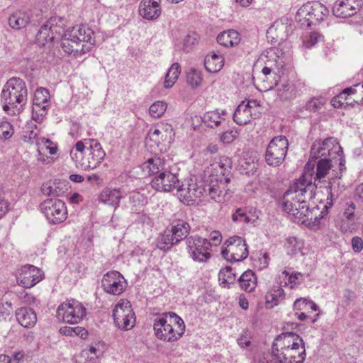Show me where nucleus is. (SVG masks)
<instances>
[{
    "label": "nucleus",
    "mask_w": 363,
    "mask_h": 363,
    "mask_svg": "<svg viewBox=\"0 0 363 363\" xmlns=\"http://www.w3.org/2000/svg\"><path fill=\"white\" fill-rule=\"evenodd\" d=\"M354 209H355V205L353 203H351L349 205V206L345 209V211L344 212V216L347 219H351L352 217L354 216Z\"/></svg>",
    "instance_id": "obj_63"
},
{
    "label": "nucleus",
    "mask_w": 363,
    "mask_h": 363,
    "mask_svg": "<svg viewBox=\"0 0 363 363\" xmlns=\"http://www.w3.org/2000/svg\"><path fill=\"white\" fill-rule=\"evenodd\" d=\"M232 220L234 222H239L241 223H248L250 222V218L247 214L245 208H238L232 215Z\"/></svg>",
    "instance_id": "obj_49"
},
{
    "label": "nucleus",
    "mask_w": 363,
    "mask_h": 363,
    "mask_svg": "<svg viewBox=\"0 0 363 363\" xmlns=\"http://www.w3.org/2000/svg\"><path fill=\"white\" fill-rule=\"evenodd\" d=\"M133 313L131 305L128 299H121L115 306L113 311V319H118Z\"/></svg>",
    "instance_id": "obj_37"
},
{
    "label": "nucleus",
    "mask_w": 363,
    "mask_h": 363,
    "mask_svg": "<svg viewBox=\"0 0 363 363\" xmlns=\"http://www.w3.org/2000/svg\"><path fill=\"white\" fill-rule=\"evenodd\" d=\"M223 257L230 262H240L248 256V250L245 240L240 236L229 238L222 247Z\"/></svg>",
    "instance_id": "obj_11"
},
{
    "label": "nucleus",
    "mask_w": 363,
    "mask_h": 363,
    "mask_svg": "<svg viewBox=\"0 0 363 363\" xmlns=\"http://www.w3.org/2000/svg\"><path fill=\"white\" fill-rule=\"evenodd\" d=\"M164 125L159 126L157 128L151 129L149 131V136L151 140L155 143H160V141H165L168 139V135L164 134Z\"/></svg>",
    "instance_id": "obj_47"
},
{
    "label": "nucleus",
    "mask_w": 363,
    "mask_h": 363,
    "mask_svg": "<svg viewBox=\"0 0 363 363\" xmlns=\"http://www.w3.org/2000/svg\"><path fill=\"white\" fill-rule=\"evenodd\" d=\"M101 286L107 294L121 295L127 287V282L121 273L111 271L104 275Z\"/></svg>",
    "instance_id": "obj_16"
},
{
    "label": "nucleus",
    "mask_w": 363,
    "mask_h": 363,
    "mask_svg": "<svg viewBox=\"0 0 363 363\" xmlns=\"http://www.w3.org/2000/svg\"><path fill=\"white\" fill-rule=\"evenodd\" d=\"M65 186V182L57 181L56 179L52 182L43 183L41 186V191L44 195L58 197L63 194V186Z\"/></svg>",
    "instance_id": "obj_31"
},
{
    "label": "nucleus",
    "mask_w": 363,
    "mask_h": 363,
    "mask_svg": "<svg viewBox=\"0 0 363 363\" xmlns=\"http://www.w3.org/2000/svg\"><path fill=\"white\" fill-rule=\"evenodd\" d=\"M141 168L143 172L148 175H158L161 172H164L166 169L164 160L159 157L149 158L141 165Z\"/></svg>",
    "instance_id": "obj_26"
},
{
    "label": "nucleus",
    "mask_w": 363,
    "mask_h": 363,
    "mask_svg": "<svg viewBox=\"0 0 363 363\" xmlns=\"http://www.w3.org/2000/svg\"><path fill=\"white\" fill-rule=\"evenodd\" d=\"M57 314L65 323L77 324L86 316V310L81 302L71 298L58 306Z\"/></svg>",
    "instance_id": "obj_9"
},
{
    "label": "nucleus",
    "mask_w": 363,
    "mask_h": 363,
    "mask_svg": "<svg viewBox=\"0 0 363 363\" xmlns=\"http://www.w3.org/2000/svg\"><path fill=\"white\" fill-rule=\"evenodd\" d=\"M362 6V0H337L333 13L337 18H346L355 15Z\"/></svg>",
    "instance_id": "obj_19"
},
{
    "label": "nucleus",
    "mask_w": 363,
    "mask_h": 363,
    "mask_svg": "<svg viewBox=\"0 0 363 363\" xmlns=\"http://www.w3.org/2000/svg\"><path fill=\"white\" fill-rule=\"evenodd\" d=\"M329 14L328 8L319 1H313L303 5L298 11L297 15L303 16L308 27L323 21Z\"/></svg>",
    "instance_id": "obj_14"
},
{
    "label": "nucleus",
    "mask_w": 363,
    "mask_h": 363,
    "mask_svg": "<svg viewBox=\"0 0 363 363\" xmlns=\"http://www.w3.org/2000/svg\"><path fill=\"white\" fill-rule=\"evenodd\" d=\"M86 153L89 157L90 162L94 169L96 168L104 160L106 153L102 149L101 144L96 141H91Z\"/></svg>",
    "instance_id": "obj_25"
},
{
    "label": "nucleus",
    "mask_w": 363,
    "mask_h": 363,
    "mask_svg": "<svg viewBox=\"0 0 363 363\" xmlns=\"http://www.w3.org/2000/svg\"><path fill=\"white\" fill-rule=\"evenodd\" d=\"M280 296H265V307L267 308H272L278 305L279 298Z\"/></svg>",
    "instance_id": "obj_60"
},
{
    "label": "nucleus",
    "mask_w": 363,
    "mask_h": 363,
    "mask_svg": "<svg viewBox=\"0 0 363 363\" xmlns=\"http://www.w3.org/2000/svg\"><path fill=\"white\" fill-rule=\"evenodd\" d=\"M50 93L45 88H38L35 90L33 97V106L48 108L49 106Z\"/></svg>",
    "instance_id": "obj_38"
},
{
    "label": "nucleus",
    "mask_w": 363,
    "mask_h": 363,
    "mask_svg": "<svg viewBox=\"0 0 363 363\" xmlns=\"http://www.w3.org/2000/svg\"><path fill=\"white\" fill-rule=\"evenodd\" d=\"M217 42L226 48L235 47L240 42V34L233 29L225 30L218 35Z\"/></svg>",
    "instance_id": "obj_27"
},
{
    "label": "nucleus",
    "mask_w": 363,
    "mask_h": 363,
    "mask_svg": "<svg viewBox=\"0 0 363 363\" xmlns=\"http://www.w3.org/2000/svg\"><path fill=\"white\" fill-rule=\"evenodd\" d=\"M135 315L134 313L131 315H126V316L115 319L114 323L121 330H128L133 328L135 324Z\"/></svg>",
    "instance_id": "obj_43"
},
{
    "label": "nucleus",
    "mask_w": 363,
    "mask_h": 363,
    "mask_svg": "<svg viewBox=\"0 0 363 363\" xmlns=\"http://www.w3.org/2000/svg\"><path fill=\"white\" fill-rule=\"evenodd\" d=\"M181 72L180 65L178 63H174L169 69L164 83V86L166 89L170 88L175 83L176 80L179 77V74Z\"/></svg>",
    "instance_id": "obj_41"
},
{
    "label": "nucleus",
    "mask_w": 363,
    "mask_h": 363,
    "mask_svg": "<svg viewBox=\"0 0 363 363\" xmlns=\"http://www.w3.org/2000/svg\"><path fill=\"white\" fill-rule=\"evenodd\" d=\"M323 40V36L318 32L311 33L308 38L303 43L306 48H311L317 44L318 42Z\"/></svg>",
    "instance_id": "obj_53"
},
{
    "label": "nucleus",
    "mask_w": 363,
    "mask_h": 363,
    "mask_svg": "<svg viewBox=\"0 0 363 363\" xmlns=\"http://www.w3.org/2000/svg\"><path fill=\"white\" fill-rule=\"evenodd\" d=\"M91 141H96L95 139H84V140L78 141L74 146V148L76 151H77V153H84V151L85 149L86 150H89V146L91 144Z\"/></svg>",
    "instance_id": "obj_56"
},
{
    "label": "nucleus",
    "mask_w": 363,
    "mask_h": 363,
    "mask_svg": "<svg viewBox=\"0 0 363 363\" xmlns=\"http://www.w3.org/2000/svg\"><path fill=\"white\" fill-rule=\"evenodd\" d=\"M179 184L177 177L166 169L156 175L151 181L152 188L160 191H170L173 188H178Z\"/></svg>",
    "instance_id": "obj_20"
},
{
    "label": "nucleus",
    "mask_w": 363,
    "mask_h": 363,
    "mask_svg": "<svg viewBox=\"0 0 363 363\" xmlns=\"http://www.w3.org/2000/svg\"><path fill=\"white\" fill-rule=\"evenodd\" d=\"M16 316L18 322L24 328H33L37 322V315L30 308L23 307L18 309Z\"/></svg>",
    "instance_id": "obj_23"
},
{
    "label": "nucleus",
    "mask_w": 363,
    "mask_h": 363,
    "mask_svg": "<svg viewBox=\"0 0 363 363\" xmlns=\"http://www.w3.org/2000/svg\"><path fill=\"white\" fill-rule=\"evenodd\" d=\"M12 309L11 303L0 299V319L8 316Z\"/></svg>",
    "instance_id": "obj_55"
},
{
    "label": "nucleus",
    "mask_w": 363,
    "mask_h": 363,
    "mask_svg": "<svg viewBox=\"0 0 363 363\" xmlns=\"http://www.w3.org/2000/svg\"><path fill=\"white\" fill-rule=\"evenodd\" d=\"M239 285L247 293L252 291L257 285V277L252 270H247L240 277Z\"/></svg>",
    "instance_id": "obj_32"
},
{
    "label": "nucleus",
    "mask_w": 363,
    "mask_h": 363,
    "mask_svg": "<svg viewBox=\"0 0 363 363\" xmlns=\"http://www.w3.org/2000/svg\"><path fill=\"white\" fill-rule=\"evenodd\" d=\"M224 161L225 162H221L219 164L222 176L216 179V183L205 184L206 193L208 192L212 200L218 203H223L229 200L233 193V189L227 186V184L230 182V177H229V174H225L223 172L226 170L225 166L230 167L231 161L228 158ZM212 182L213 179L211 180V183Z\"/></svg>",
    "instance_id": "obj_6"
},
{
    "label": "nucleus",
    "mask_w": 363,
    "mask_h": 363,
    "mask_svg": "<svg viewBox=\"0 0 363 363\" xmlns=\"http://www.w3.org/2000/svg\"><path fill=\"white\" fill-rule=\"evenodd\" d=\"M342 148L333 138H328L323 141H315L311 148V158L315 160L330 159L342 154Z\"/></svg>",
    "instance_id": "obj_12"
},
{
    "label": "nucleus",
    "mask_w": 363,
    "mask_h": 363,
    "mask_svg": "<svg viewBox=\"0 0 363 363\" xmlns=\"http://www.w3.org/2000/svg\"><path fill=\"white\" fill-rule=\"evenodd\" d=\"M259 363H291L288 359V357L278 354L276 352L272 351L271 354L264 357Z\"/></svg>",
    "instance_id": "obj_45"
},
{
    "label": "nucleus",
    "mask_w": 363,
    "mask_h": 363,
    "mask_svg": "<svg viewBox=\"0 0 363 363\" xmlns=\"http://www.w3.org/2000/svg\"><path fill=\"white\" fill-rule=\"evenodd\" d=\"M186 81L192 88H196L201 85L203 79L201 77V72L196 69H191L187 74Z\"/></svg>",
    "instance_id": "obj_44"
},
{
    "label": "nucleus",
    "mask_w": 363,
    "mask_h": 363,
    "mask_svg": "<svg viewBox=\"0 0 363 363\" xmlns=\"http://www.w3.org/2000/svg\"><path fill=\"white\" fill-rule=\"evenodd\" d=\"M333 160L330 159H323L318 160L316 162V172L315 174V182L320 183L322 182V179L324 178L329 170L332 168Z\"/></svg>",
    "instance_id": "obj_35"
},
{
    "label": "nucleus",
    "mask_w": 363,
    "mask_h": 363,
    "mask_svg": "<svg viewBox=\"0 0 363 363\" xmlns=\"http://www.w3.org/2000/svg\"><path fill=\"white\" fill-rule=\"evenodd\" d=\"M223 65V57L215 52L208 55L204 60L205 68L210 73H217L221 69Z\"/></svg>",
    "instance_id": "obj_30"
},
{
    "label": "nucleus",
    "mask_w": 363,
    "mask_h": 363,
    "mask_svg": "<svg viewBox=\"0 0 363 363\" xmlns=\"http://www.w3.org/2000/svg\"><path fill=\"white\" fill-rule=\"evenodd\" d=\"M218 279L220 286L223 287H230L231 284H235L236 274L232 272L230 267H226L220 271Z\"/></svg>",
    "instance_id": "obj_39"
},
{
    "label": "nucleus",
    "mask_w": 363,
    "mask_h": 363,
    "mask_svg": "<svg viewBox=\"0 0 363 363\" xmlns=\"http://www.w3.org/2000/svg\"><path fill=\"white\" fill-rule=\"evenodd\" d=\"M161 0H142L139 6L140 15L147 20L157 19L162 12Z\"/></svg>",
    "instance_id": "obj_22"
},
{
    "label": "nucleus",
    "mask_w": 363,
    "mask_h": 363,
    "mask_svg": "<svg viewBox=\"0 0 363 363\" xmlns=\"http://www.w3.org/2000/svg\"><path fill=\"white\" fill-rule=\"evenodd\" d=\"M13 134V127L11 124L6 121L0 123V138L9 139Z\"/></svg>",
    "instance_id": "obj_50"
},
{
    "label": "nucleus",
    "mask_w": 363,
    "mask_h": 363,
    "mask_svg": "<svg viewBox=\"0 0 363 363\" xmlns=\"http://www.w3.org/2000/svg\"><path fill=\"white\" fill-rule=\"evenodd\" d=\"M62 18H50L47 21L54 41L61 40V47L69 54L85 53L89 52L94 43L93 31L84 26H75L71 30H65Z\"/></svg>",
    "instance_id": "obj_1"
},
{
    "label": "nucleus",
    "mask_w": 363,
    "mask_h": 363,
    "mask_svg": "<svg viewBox=\"0 0 363 363\" xmlns=\"http://www.w3.org/2000/svg\"><path fill=\"white\" fill-rule=\"evenodd\" d=\"M316 160L310 157L305 166L304 173L292 185L291 191L299 192L305 198L313 199L315 194L318 183L315 182V167Z\"/></svg>",
    "instance_id": "obj_7"
},
{
    "label": "nucleus",
    "mask_w": 363,
    "mask_h": 363,
    "mask_svg": "<svg viewBox=\"0 0 363 363\" xmlns=\"http://www.w3.org/2000/svg\"><path fill=\"white\" fill-rule=\"evenodd\" d=\"M302 338L294 333H286L279 335L272 345V351L281 355L288 352L289 348L295 347L298 342L301 343Z\"/></svg>",
    "instance_id": "obj_21"
},
{
    "label": "nucleus",
    "mask_w": 363,
    "mask_h": 363,
    "mask_svg": "<svg viewBox=\"0 0 363 363\" xmlns=\"http://www.w3.org/2000/svg\"><path fill=\"white\" fill-rule=\"evenodd\" d=\"M238 134L237 130H228L221 134L220 140L224 144H229L235 140Z\"/></svg>",
    "instance_id": "obj_52"
},
{
    "label": "nucleus",
    "mask_w": 363,
    "mask_h": 363,
    "mask_svg": "<svg viewBox=\"0 0 363 363\" xmlns=\"http://www.w3.org/2000/svg\"><path fill=\"white\" fill-rule=\"evenodd\" d=\"M188 255L195 262H206L211 257L212 245L207 238L191 235L186 240Z\"/></svg>",
    "instance_id": "obj_8"
},
{
    "label": "nucleus",
    "mask_w": 363,
    "mask_h": 363,
    "mask_svg": "<svg viewBox=\"0 0 363 363\" xmlns=\"http://www.w3.org/2000/svg\"><path fill=\"white\" fill-rule=\"evenodd\" d=\"M121 198L122 193L119 189H106L100 194L99 199L103 203L116 208Z\"/></svg>",
    "instance_id": "obj_28"
},
{
    "label": "nucleus",
    "mask_w": 363,
    "mask_h": 363,
    "mask_svg": "<svg viewBox=\"0 0 363 363\" xmlns=\"http://www.w3.org/2000/svg\"><path fill=\"white\" fill-rule=\"evenodd\" d=\"M289 148V142L285 136L274 137L269 142L266 153V162L271 166L277 167L283 163Z\"/></svg>",
    "instance_id": "obj_10"
},
{
    "label": "nucleus",
    "mask_w": 363,
    "mask_h": 363,
    "mask_svg": "<svg viewBox=\"0 0 363 363\" xmlns=\"http://www.w3.org/2000/svg\"><path fill=\"white\" fill-rule=\"evenodd\" d=\"M206 193L205 184L202 182H194L191 180L186 188L183 185H178L177 196L184 204L193 205L197 199L201 198Z\"/></svg>",
    "instance_id": "obj_15"
},
{
    "label": "nucleus",
    "mask_w": 363,
    "mask_h": 363,
    "mask_svg": "<svg viewBox=\"0 0 363 363\" xmlns=\"http://www.w3.org/2000/svg\"><path fill=\"white\" fill-rule=\"evenodd\" d=\"M245 106H246L250 110H252V112H257V117L258 116L259 111L257 109L260 107V104L257 100H249L247 103L245 102Z\"/></svg>",
    "instance_id": "obj_61"
},
{
    "label": "nucleus",
    "mask_w": 363,
    "mask_h": 363,
    "mask_svg": "<svg viewBox=\"0 0 363 363\" xmlns=\"http://www.w3.org/2000/svg\"><path fill=\"white\" fill-rule=\"evenodd\" d=\"M303 247V242L298 240L295 237H291L287 239L288 253L296 255L299 252Z\"/></svg>",
    "instance_id": "obj_48"
},
{
    "label": "nucleus",
    "mask_w": 363,
    "mask_h": 363,
    "mask_svg": "<svg viewBox=\"0 0 363 363\" xmlns=\"http://www.w3.org/2000/svg\"><path fill=\"white\" fill-rule=\"evenodd\" d=\"M298 345L289 348L287 352H285L282 356L288 357V359L291 363H303L306 357V350L304 342L302 340L301 343L298 342Z\"/></svg>",
    "instance_id": "obj_29"
},
{
    "label": "nucleus",
    "mask_w": 363,
    "mask_h": 363,
    "mask_svg": "<svg viewBox=\"0 0 363 363\" xmlns=\"http://www.w3.org/2000/svg\"><path fill=\"white\" fill-rule=\"evenodd\" d=\"M211 242L212 246H217L220 245L222 240L221 234L218 231H214L210 235V238L208 239Z\"/></svg>",
    "instance_id": "obj_59"
},
{
    "label": "nucleus",
    "mask_w": 363,
    "mask_h": 363,
    "mask_svg": "<svg viewBox=\"0 0 363 363\" xmlns=\"http://www.w3.org/2000/svg\"><path fill=\"white\" fill-rule=\"evenodd\" d=\"M47 108L43 107H33L32 119L38 123L43 122L45 116L47 113Z\"/></svg>",
    "instance_id": "obj_54"
},
{
    "label": "nucleus",
    "mask_w": 363,
    "mask_h": 363,
    "mask_svg": "<svg viewBox=\"0 0 363 363\" xmlns=\"http://www.w3.org/2000/svg\"><path fill=\"white\" fill-rule=\"evenodd\" d=\"M28 90L25 82L19 77L9 79L1 91V99L4 111L15 114L18 105L23 107L27 102Z\"/></svg>",
    "instance_id": "obj_4"
},
{
    "label": "nucleus",
    "mask_w": 363,
    "mask_h": 363,
    "mask_svg": "<svg viewBox=\"0 0 363 363\" xmlns=\"http://www.w3.org/2000/svg\"><path fill=\"white\" fill-rule=\"evenodd\" d=\"M352 247L355 252H359L363 249V240L360 237L355 236L352 239Z\"/></svg>",
    "instance_id": "obj_58"
},
{
    "label": "nucleus",
    "mask_w": 363,
    "mask_h": 363,
    "mask_svg": "<svg viewBox=\"0 0 363 363\" xmlns=\"http://www.w3.org/2000/svg\"><path fill=\"white\" fill-rule=\"evenodd\" d=\"M70 155L72 160H74L77 167H80L83 170L94 169L86 152L74 153L73 150H72Z\"/></svg>",
    "instance_id": "obj_40"
},
{
    "label": "nucleus",
    "mask_w": 363,
    "mask_h": 363,
    "mask_svg": "<svg viewBox=\"0 0 363 363\" xmlns=\"http://www.w3.org/2000/svg\"><path fill=\"white\" fill-rule=\"evenodd\" d=\"M201 120L205 125L211 128H217L225 122V118L220 116L218 110L206 112Z\"/></svg>",
    "instance_id": "obj_34"
},
{
    "label": "nucleus",
    "mask_w": 363,
    "mask_h": 363,
    "mask_svg": "<svg viewBox=\"0 0 363 363\" xmlns=\"http://www.w3.org/2000/svg\"><path fill=\"white\" fill-rule=\"evenodd\" d=\"M323 106L322 102L318 99H312L311 101L307 102L306 105V109L311 112H315L319 110Z\"/></svg>",
    "instance_id": "obj_57"
},
{
    "label": "nucleus",
    "mask_w": 363,
    "mask_h": 363,
    "mask_svg": "<svg viewBox=\"0 0 363 363\" xmlns=\"http://www.w3.org/2000/svg\"><path fill=\"white\" fill-rule=\"evenodd\" d=\"M36 43L41 46L54 42V37L51 35L48 22L43 23L35 36Z\"/></svg>",
    "instance_id": "obj_36"
},
{
    "label": "nucleus",
    "mask_w": 363,
    "mask_h": 363,
    "mask_svg": "<svg viewBox=\"0 0 363 363\" xmlns=\"http://www.w3.org/2000/svg\"><path fill=\"white\" fill-rule=\"evenodd\" d=\"M359 84H355L353 87H347L339 95V98H343L346 94H352L359 92Z\"/></svg>",
    "instance_id": "obj_62"
},
{
    "label": "nucleus",
    "mask_w": 363,
    "mask_h": 363,
    "mask_svg": "<svg viewBox=\"0 0 363 363\" xmlns=\"http://www.w3.org/2000/svg\"><path fill=\"white\" fill-rule=\"evenodd\" d=\"M40 210L51 224H59L67 218L65 202L58 199H49L41 203Z\"/></svg>",
    "instance_id": "obj_13"
},
{
    "label": "nucleus",
    "mask_w": 363,
    "mask_h": 363,
    "mask_svg": "<svg viewBox=\"0 0 363 363\" xmlns=\"http://www.w3.org/2000/svg\"><path fill=\"white\" fill-rule=\"evenodd\" d=\"M74 331H73V334L77 335H79L82 338H86L87 336V331L82 327L76 326L74 327Z\"/></svg>",
    "instance_id": "obj_64"
},
{
    "label": "nucleus",
    "mask_w": 363,
    "mask_h": 363,
    "mask_svg": "<svg viewBox=\"0 0 363 363\" xmlns=\"http://www.w3.org/2000/svg\"><path fill=\"white\" fill-rule=\"evenodd\" d=\"M199 35L196 33H188L184 39L183 43L184 50L186 52H189V50L191 49L192 46L195 45L198 42Z\"/></svg>",
    "instance_id": "obj_51"
},
{
    "label": "nucleus",
    "mask_w": 363,
    "mask_h": 363,
    "mask_svg": "<svg viewBox=\"0 0 363 363\" xmlns=\"http://www.w3.org/2000/svg\"><path fill=\"white\" fill-rule=\"evenodd\" d=\"M166 109L167 104L163 101H157L150 106L149 113L151 116L154 118H159L164 114Z\"/></svg>",
    "instance_id": "obj_46"
},
{
    "label": "nucleus",
    "mask_w": 363,
    "mask_h": 363,
    "mask_svg": "<svg viewBox=\"0 0 363 363\" xmlns=\"http://www.w3.org/2000/svg\"><path fill=\"white\" fill-rule=\"evenodd\" d=\"M294 307L296 310L303 311V312L307 313H309L311 311H315L318 309V306L314 302L303 297L295 301Z\"/></svg>",
    "instance_id": "obj_42"
},
{
    "label": "nucleus",
    "mask_w": 363,
    "mask_h": 363,
    "mask_svg": "<svg viewBox=\"0 0 363 363\" xmlns=\"http://www.w3.org/2000/svg\"><path fill=\"white\" fill-rule=\"evenodd\" d=\"M191 230L190 225L184 220H175L172 223L170 230H166L160 234L157 240V247L167 252L172 246L177 245L188 238Z\"/></svg>",
    "instance_id": "obj_5"
},
{
    "label": "nucleus",
    "mask_w": 363,
    "mask_h": 363,
    "mask_svg": "<svg viewBox=\"0 0 363 363\" xmlns=\"http://www.w3.org/2000/svg\"><path fill=\"white\" fill-rule=\"evenodd\" d=\"M43 23V14L41 11L38 12L33 17L30 11H17L12 13L9 18V24L11 28L15 30H20L25 28L29 23L38 26Z\"/></svg>",
    "instance_id": "obj_17"
},
{
    "label": "nucleus",
    "mask_w": 363,
    "mask_h": 363,
    "mask_svg": "<svg viewBox=\"0 0 363 363\" xmlns=\"http://www.w3.org/2000/svg\"><path fill=\"white\" fill-rule=\"evenodd\" d=\"M185 324L175 313H163L154 321L153 328L157 338L167 342L179 340L185 332Z\"/></svg>",
    "instance_id": "obj_3"
},
{
    "label": "nucleus",
    "mask_w": 363,
    "mask_h": 363,
    "mask_svg": "<svg viewBox=\"0 0 363 363\" xmlns=\"http://www.w3.org/2000/svg\"><path fill=\"white\" fill-rule=\"evenodd\" d=\"M277 96L281 100L288 101L295 98L298 91L294 83L286 82L277 88Z\"/></svg>",
    "instance_id": "obj_33"
},
{
    "label": "nucleus",
    "mask_w": 363,
    "mask_h": 363,
    "mask_svg": "<svg viewBox=\"0 0 363 363\" xmlns=\"http://www.w3.org/2000/svg\"><path fill=\"white\" fill-rule=\"evenodd\" d=\"M257 117V112H252L246 106L245 101H242L233 113V121L240 125H246L250 122L252 118Z\"/></svg>",
    "instance_id": "obj_24"
},
{
    "label": "nucleus",
    "mask_w": 363,
    "mask_h": 363,
    "mask_svg": "<svg viewBox=\"0 0 363 363\" xmlns=\"http://www.w3.org/2000/svg\"><path fill=\"white\" fill-rule=\"evenodd\" d=\"M335 182V179L334 178L329 180L328 186H326L328 194L326 204L318 215L315 213V212L319 210L318 207L316 206L311 209L307 203V199H310L305 198V196L299 192H290L291 186L284 195V201L282 203L283 210L286 213L293 216L295 218L301 219L303 217H307L310 218L311 220H313V224H318L320 220L328 213V209L333 205V201L337 198V194L335 192V187L334 186Z\"/></svg>",
    "instance_id": "obj_2"
},
{
    "label": "nucleus",
    "mask_w": 363,
    "mask_h": 363,
    "mask_svg": "<svg viewBox=\"0 0 363 363\" xmlns=\"http://www.w3.org/2000/svg\"><path fill=\"white\" fill-rule=\"evenodd\" d=\"M43 277L44 273L40 268L26 264L21 267L17 280L23 287L29 289L40 282Z\"/></svg>",
    "instance_id": "obj_18"
}]
</instances>
